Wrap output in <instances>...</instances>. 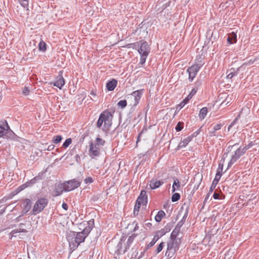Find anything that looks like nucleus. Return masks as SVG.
<instances>
[{"label": "nucleus", "mask_w": 259, "mask_h": 259, "mask_svg": "<svg viewBox=\"0 0 259 259\" xmlns=\"http://www.w3.org/2000/svg\"><path fill=\"white\" fill-rule=\"evenodd\" d=\"M54 148H55V145L53 144H51L48 146L47 150L48 151H52L54 149Z\"/></svg>", "instance_id": "60"}, {"label": "nucleus", "mask_w": 259, "mask_h": 259, "mask_svg": "<svg viewBox=\"0 0 259 259\" xmlns=\"http://www.w3.org/2000/svg\"><path fill=\"white\" fill-rule=\"evenodd\" d=\"M165 215V213L164 211L160 210L158 211L157 214L155 217V221L157 222H160L161 221L162 218Z\"/></svg>", "instance_id": "26"}, {"label": "nucleus", "mask_w": 259, "mask_h": 259, "mask_svg": "<svg viewBox=\"0 0 259 259\" xmlns=\"http://www.w3.org/2000/svg\"><path fill=\"white\" fill-rule=\"evenodd\" d=\"M95 144H97V145L100 147V146H104L105 144V141L102 138L97 137L96 138V143Z\"/></svg>", "instance_id": "40"}, {"label": "nucleus", "mask_w": 259, "mask_h": 259, "mask_svg": "<svg viewBox=\"0 0 259 259\" xmlns=\"http://www.w3.org/2000/svg\"><path fill=\"white\" fill-rule=\"evenodd\" d=\"M17 138V135L13 132L12 130H11L10 127L9 125V128H6V131H5V136L3 138L9 139L11 140H16Z\"/></svg>", "instance_id": "13"}, {"label": "nucleus", "mask_w": 259, "mask_h": 259, "mask_svg": "<svg viewBox=\"0 0 259 259\" xmlns=\"http://www.w3.org/2000/svg\"><path fill=\"white\" fill-rule=\"evenodd\" d=\"M40 179H41L40 177H39V176H37V177L33 178L30 181L27 182L26 183L28 187H30V186H32V185H33L34 184H35L36 183V182L37 181H38Z\"/></svg>", "instance_id": "31"}, {"label": "nucleus", "mask_w": 259, "mask_h": 259, "mask_svg": "<svg viewBox=\"0 0 259 259\" xmlns=\"http://www.w3.org/2000/svg\"><path fill=\"white\" fill-rule=\"evenodd\" d=\"M149 54L148 53H144L140 54L141 57L140 60V64L141 65H143L145 64L146 62V58Z\"/></svg>", "instance_id": "35"}, {"label": "nucleus", "mask_w": 259, "mask_h": 259, "mask_svg": "<svg viewBox=\"0 0 259 259\" xmlns=\"http://www.w3.org/2000/svg\"><path fill=\"white\" fill-rule=\"evenodd\" d=\"M117 84V81L115 79H112L106 83V88L108 91H112L114 90Z\"/></svg>", "instance_id": "17"}, {"label": "nucleus", "mask_w": 259, "mask_h": 259, "mask_svg": "<svg viewBox=\"0 0 259 259\" xmlns=\"http://www.w3.org/2000/svg\"><path fill=\"white\" fill-rule=\"evenodd\" d=\"M223 126L222 123H218L213 127L212 131H209V136L210 137H218V135L216 134V132L220 130Z\"/></svg>", "instance_id": "18"}, {"label": "nucleus", "mask_w": 259, "mask_h": 259, "mask_svg": "<svg viewBox=\"0 0 259 259\" xmlns=\"http://www.w3.org/2000/svg\"><path fill=\"white\" fill-rule=\"evenodd\" d=\"M180 197H181V195L179 193H175L172 195L171 201L173 202H176L180 199Z\"/></svg>", "instance_id": "41"}, {"label": "nucleus", "mask_w": 259, "mask_h": 259, "mask_svg": "<svg viewBox=\"0 0 259 259\" xmlns=\"http://www.w3.org/2000/svg\"><path fill=\"white\" fill-rule=\"evenodd\" d=\"M117 105L118 107L123 109L127 106V101L125 100H120Z\"/></svg>", "instance_id": "39"}, {"label": "nucleus", "mask_w": 259, "mask_h": 259, "mask_svg": "<svg viewBox=\"0 0 259 259\" xmlns=\"http://www.w3.org/2000/svg\"><path fill=\"white\" fill-rule=\"evenodd\" d=\"M179 248V245L177 240L170 239L167 243V248L165 255L167 256L168 259L171 258Z\"/></svg>", "instance_id": "4"}, {"label": "nucleus", "mask_w": 259, "mask_h": 259, "mask_svg": "<svg viewBox=\"0 0 259 259\" xmlns=\"http://www.w3.org/2000/svg\"><path fill=\"white\" fill-rule=\"evenodd\" d=\"M200 132V128L197 130L196 131L194 132L191 136H190V137H192V139L193 138L197 137L199 134Z\"/></svg>", "instance_id": "54"}, {"label": "nucleus", "mask_w": 259, "mask_h": 259, "mask_svg": "<svg viewBox=\"0 0 259 259\" xmlns=\"http://www.w3.org/2000/svg\"><path fill=\"white\" fill-rule=\"evenodd\" d=\"M138 202L139 203H140V205L146 206L147 204L148 203V199H145V198H144V199H140L139 200V198L138 197V198L136 200V202L138 203Z\"/></svg>", "instance_id": "50"}, {"label": "nucleus", "mask_w": 259, "mask_h": 259, "mask_svg": "<svg viewBox=\"0 0 259 259\" xmlns=\"http://www.w3.org/2000/svg\"><path fill=\"white\" fill-rule=\"evenodd\" d=\"M241 67L236 69V73L230 72L227 76L228 79H231L234 76H237L239 73Z\"/></svg>", "instance_id": "34"}, {"label": "nucleus", "mask_w": 259, "mask_h": 259, "mask_svg": "<svg viewBox=\"0 0 259 259\" xmlns=\"http://www.w3.org/2000/svg\"><path fill=\"white\" fill-rule=\"evenodd\" d=\"M84 183L87 184H91L93 182V179L92 177H88L87 178H85L84 180Z\"/></svg>", "instance_id": "53"}, {"label": "nucleus", "mask_w": 259, "mask_h": 259, "mask_svg": "<svg viewBox=\"0 0 259 259\" xmlns=\"http://www.w3.org/2000/svg\"><path fill=\"white\" fill-rule=\"evenodd\" d=\"M147 250L148 249H146V248L145 247V248L144 249V250L141 252L140 254L139 255V256L137 258H136V259H141L142 257H143L144 256L145 253L147 251Z\"/></svg>", "instance_id": "55"}, {"label": "nucleus", "mask_w": 259, "mask_h": 259, "mask_svg": "<svg viewBox=\"0 0 259 259\" xmlns=\"http://www.w3.org/2000/svg\"><path fill=\"white\" fill-rule=\"evenodd\" d=\"M178 219V217H177L175 221H172V222L167 224V225L163 228H162L166 233L171 230L173 227L174 224L177 221Z\"/></svg>", "instance_id": "29"}, {"label": "nucleus", "mask_w": 259, "mask_h": 259, "mask_svg": "<svg viewBox=\"0 0 259 259\" xmlns=\"http://www.w3.org/2000/svg\"><path fill=\"white\" fill-rule=\"evenodd\" d=\"M75 158V160H76V162L79 163L80 161V157L79 155L78 154L76 155Z\"/></svg>", "instance_id": "64"}, {"label": "nucleus", "mask_w": 259, "mask_h": 259, "mask_svg": "<svg viewBox=\"0 0 259 259\" xmlns=\"http://www.w3.org/2000/svg\"><path fill=\"white\" fill-rule=\"evenodd\" d=\"M158 240V237L157 236H154L151 241L146 246V249H148L149 248L152 247Z\"/></svg>", "instance_id": "32"}, {"label": "nucleus", "mask_w": 259, "mask_h": 259, "mask_svg": "<svg viewBox=\"0 0 259 259\" xmlns=\"http://www.w3.org/2000/svg\"><path fill=\"white\" fill-rule=\"evenodd\" d=\"M20 4L24 8L28 9L29 5V0H18Z\"/></svg>", "instance_id": "37"}, {"label": "nucleus", "mask_w": 259, "mask_h": 259, "mask_svg": "<svg viewBox=\"0 0 259 259\" xmlns=\"http://www.w3.org/2000/svg\"><path fill=\"white\" fill-rule=\"evenodd\" d=\"M192 140V137H187L179 143V147L181 148L185 147Z\"/></svg>", "instance_id": "23"}, {"label": "nucleus", "mask_w": 259, "mask_h": 259, "mask_svg": "<svg viewBox=\"0 0 259 259\" xmlns=\"http://www.w3.org/2000/svg\"><path fill=\"white\" fill-rule=\"evenodd\" d=\"M90 149L89 150V155L92 158L99 156L100 154V147L95 144L93 142L90 143Z\"/></svg>", "instance_id": "7"}, {"label": "nucleus", "mask_w": 259, "mask_h": 259, "mask_svg": "<svg viewBox=\"0 0 259 259\" xmlns=\"http://www.w3.org/2000/svg\"><path fill=\"white\" fill-rule=\"evenodd\" d=\"M188 213H189V207H187L186 209V210H185V213L184 214L183 218L179 222H178L177 226H178V227H179L180 228H181L183 226V225L184 224V223L186 221V220L188 215Z\"/></svg>", "instance_id": "20"}, {"label": "nucleus", "mask_w": 259, "mask_h": 259, "mask_svg": "<svg viewBox=\"0 0 259 259\" xmlns=\"http://www.w3.org/2000/svg\"><path fill=\"white\" fill-rule=\"evenodd\" d=\"M29 90L28 89V88L27 87H24L23 90V93L24 95L26 96V95H28L29 94Z\"/></svg>", "instance_id": "56"}, {"label": "nucleus", "mask_w": 259, "mask_h": 259, "mask_svg": "<svg viewBox=\"0 0 259 259\" xmlns=\"http://www.w3.org/2000/svg\"><path fill=\"white\" fill-rule=\"evenodd\" d=\"M137 234H133L131 236H130L127 239V241L126 242V245L125 246V249L124 250V252H125L127 249H128L133 242L135 238L136 237Z\"/></svg>", "instance_id": "24"}, {"label": "nucleus", "mask_w": 259, "mask_h": 259, "mask_svg": "<svg viewBox=\"0 0 259 259\" xmlns=\"http://www.w3.org/2000/svg\"><path fill=\"white\" fill-rule=\"evenodd\" d=\"M143 91H144L143 89L138 90L133 92L132 93L131 95L134 97V100H135V103L134 104V106H137L139 103V101L141 99L142 95L143 94Z\"/></svg>", "instance_id": "12"}, {"label": "nucleus", "mask_w": 259, "mask_h": 259, "mask_svg": "<svg viewBox=\"0 0 259 259\" xmlns=\"http://www.w3.org/2000/svg\"><path fill=\"white\" fill-rule=\"evenodd\" d=\"M99 199V196L97 195H94L92 197V200L93 201H96Z\"/></svg>", "instance_id": "63"}, {"label": "nucleus", "mask_w": 259, "mask_h": 259, "mask_svg": "<svg viewBox=\"0 0 259 259\" xmlns=\"http://www.w3.org/2000/svg\"><path fill=\"white\" fill-rule=\"evenodd\" d=\"M139 200L140 199H148V196L146 195V191L145 190H142L140 192V195L138 197Z\"/></svg>", "instance_id": "42"}, {"label": "nucleus", "mask_w": 259, "mask_h": 259, "mask_svg": "<svg viewBox=\"0 0 259 259\" xmlns=\"http://www.w3.org/2000/svg\"><path fill=\"white\" fill-rule=\"evenodd\" d=\"M254 145V143L253 142H249L247 145L243 147L244 149V150H245L246 152L247 150L251 148Z\"/></svg>", "instance_id": "51"}, {"label": "nucleus", "mask_w": 259, "mask_h": 259, "mask_svg": "<svg viewBox=\"0 0 259 259\" xmlns=\"http://www.w3.org/2000/svg\"><path fill=\"white\" fill-rule=\"evenodd\" d=\"M88 226L80 232L70 231L67 236L69 246L73 250L76 249L79 245L84 241L85 238L89 235L94 226V220L88 222Z\"/></svg>", "instance_id": "1"}, {"label": "nucleus", "mask_w": 259, "mask_h": 259, "mask_svg": "<svg viewBox=\"0 0 259 259\" xmlns=\"http://www.w3.org/2000/svg\"><path fill=\"white\" fill-rule=\"evenodd\" d=\"M141 205H140V203L136 202L135 207H134V210H137L138 211H139L140 207Z\"/></svg>", "instance_id": "58"}, {"label": "nucleus", "mask_w": 259, "mask_h": 259, "mask_svg": "<svg viewBox=\"0 0 259 259\" xmlns=\"http://www.w3.org/2000/svg\"><path fill=\"white\" fill-rule=\"evenodd\" d=\"M18 233L17 229H14L11 231V232L9 234V237L10 239H12L13 237H16V234Z\"/></svg>", "instance_id": "52"}, {"label": "nucleus", "mask_w": 259, "mask_h": 259, "mask_svg": "<svg viewBox=\"0 0 259 259\" xmlns=\"http://www.w3.org/2000/svg\"><path fill=\"white\" fill-rule=\"evenodd\" d=\"M81 182L75 179H72L64 183V191L69 192L74 190L80 186Z\"/></svg>", "instance_id": "6"}, {"label": "nucleus", "mask_w": 259, "mask_h": 259, "mask_svg": "<svg viewBox=\"0 0 259 259\" xmlns=\"http://www.w3.org/2000/svg\"><path fill=\"white\" fill-rule=\"evenodd\" d=\"M71 142L72 139L71 138H68L63 143L62 147L64 148H66L71 144Z\"/></svg>", "instance_id": "45"}, {"label": "nucleus", "mask_w": 259, "mask_h": 259, "mask_svg": "<svg viewBox=\"0 0 259 259\" xmlns=\"http://www.w3.org/2000/svg\"><path fill=\"white\" fill-rule=\"evenodd\" d=\"M184 127V122L179 121L178 122L176 126L175 127V130L177 132H180L182 130Z\"/></svg>", "instance_id": "43"}, {"label": "nucleus", "mask_w": 259, "mask_h": 259, "mask_svg": "<svg viewBox=\"0 0 259 259\" xmlns=\"http://www.w3.org/2000/svg\"><path fill=\"white\" fill-rule=\"evenodd\" d=\"M64 191L63 189V187L58 186L55 188V193L56 196H59L61 195L63 193V191Z\"/></svg>", "instance_id": "36"}, {"label": "nucleus", "mask_w": 259, "mask_h": 259, "mask_svg": "<svg viewBox=\"0 0 259 259\" xmlns=\"http://www.w3.org/2000/svg\"><path fill=\"white\" fill-rule=\"evenodd\" d=\"M164 246V242H161L157 246L156 252V254H158L163 249V247Z\"/></svg>", "instance_id": "48"}, {"label": "nucleus", "mask_w": 259, "mask_h": 259, "mask_svg": "<svg viewBox=\"0 0 259 259\" xmlns=\"http://www.w3.org/2000/svg\"><path fill=\"white\" fill-rule=\"evenodd\" d=\"M9 128V124L6 120L0 121V138H4L5 136L6 128Z\"/></svg>", "instance_id": "15"}, {"label": "nucleus", "mask_w": 259, "mask_h": 259, "mask_svg": "<svg viewBox=\"0 0 259 259\" xmlns=\"http://www.w3.org/2000/svg\"><path fill=\"white\" fill-rule=\"evenodd\" d=\"M28 186H27V184L26 183V182L24 184H23V185H22L21 186H20V187H19L18 189L19 190V191H22L23 190V189H24L25 188H26V187H28Z\"/></svg>", "instance_id": "57"}, {"label": "nucleus", "mask_w": 259, "mask_h": 259, "mask_svg": "<svg viewBox=\"0 0 259 259\" xmlns=\"http://www.w3.org/2000/svg\"><path fill=\"white\" fill-rule=\"evenodd\" d=\"M200 68H201L199 67L195 64H194L188 68L187 71L189 73V81L192 82L193 81Z\"/></svg>", "instance_id": "8"}, {"label": "nucleus", "mask_w": 259, "mask_h": 259, "mask_svg": "<svg viewBox=\"0 0 259 259\" xmlns=\"http://www.w3.org/2000/svg\"><path fill=\"white\" fill-rule=\"evenodd\" d=\"M166 234L164 230L163 229H161L160 230H159L156 232V234L154 236H157L158 237V239L164 235Z\"/></svg>", "instance_id": "46"}, {"label": "nucleus", "mask_w": 259, "mask_h": 259, "mask_svg": "<svg viewBox=\"0 0 259 259\" xmlns=\"http://www.w3.org/2000/svg\"><path fill=\"white\" fill-rule=\"evenodd\" d=\"M140 47L138 48V52L140 54L144 53H148L149 54L150 52L149 47L148 43L145 41H142L140 44Z\"/></svg>", "instance_id": "11"}, {"label": "nucleus", "mask_w": 259, "mask_h": 259, "mask_svg": "<svg viewBox=\"0 0 259 259\" xmlns=\"http://www.w3.org/2000/svg\"><path fill=\"white\" fill-rule=\"evenodd\" d=\"M138 256H139L138 252L137 250L136 249V252H134L132 254V258H133L134 259H136V258H137Z\"/></svg>", "instance_id": "59"}, {"label": "nucleus", "mask_w": 259, "mask_h": 259, "mask_svg": "<svg viewBox=\"0 0 259 259\" xmlns=\"http://www.w3.org/2000/svg\"><path fill=\"white\" fill-rule=\"evenodd\" d=\"M220 180V175L219 174L215 175V178L213 179L212 184L209 188V192L205 198V201H206L207 199H208L210 194L213 192L214 189L215 188Z\"/></svg>", "instance_id": "10"}, {"label": "nucleus", "mask_w": 259, "mask_h": 259, "mask_svg": "<svg viewBox=\"0 0 259 259\" xmlns=\"http://www.w3.org/2000/svg\"><path fill=\"white\" fill-rule=\"evenodd\" d=\"M180 227H178V226H176L175 228L174 229L172 233H171L170 239L177 240L176 238L180 231Z\"/></svg>", "instance_id": "22"}, {"label": "nucleus", "mask_w": 259, "mask_h": 259, "mask_svg": "<svg viewBox=\"0 0 259 259\" xmlns=\"http://www.w3.org/2000/svg\"><path fill=\"white\" fill-rule=\"evenodd\" d=\"M198 90V87L194 88L193 89L190 94L187 96L189 99H191L192 97L196 93L197 91Z\"/></svg>", "instance_id": "49"}, {"label": "nucleus", "mask_w": 259, "mask_h": 259, "mask_svg": "<svg viewBox=\"0 0 259 259\" xmlns=\"http://www.w3.org/2000/svg\"><path fill=\"white\" fill-rule=\"evenodd\" d=\"M32 202L30 199H25L23 203V209L22 211V215L27 213L31 207Z\"/></svg>", "instance_id": "16"}, {"label": "nucleus", "mask_w": 259, "mask_h": 259, "mask_svg": "<svg viewBox=\"0 0 259 259\" xmlns=\"http://www.w3.org/2000/svg\"><path fill=\"white\" fill-rule=\"evenodd\" d=\"M195 64L201 68L204 64V58H202L201 56H197L195 59Z\"/></svg>", "instance_id": "28"}, {"label": "nucleus", "mask_w": 259, "mask_h": 259, "mask_svg": "<svg viewBox=\"0 0 259 259\" xmlns=\"http://www.w3.org/2000/svg\"><path fill=\"white\" fill-rule=\"evenodd\" d=\"M164 183V181L162 180H156V179H152L150 181L149 186L151 189L154 190L159 188Z\"/></svg>", "instance_id": "14"}, {"label": "nucleus", "mask_w": 259, "mask_h": 259, "mask_svg": "<svg viewBox=\"0 0 259 259\" xmlns=\"http://www.w3.org/2000/svg\"><path fill=\"white\" fill-rule=\"evenodd\" d=\"M207 113V108L206 107H203L200 110L199 116L200 119H203L205 117Z\"/></svg>", "instance_id": "30"}, {"label": "nucleus", "mask_w": 259, "mask_h": 259, "mask_svg": "<svg viewBox=\"0 0 259 259\" xmlns=\"http://www.w3.org/2000/svg\"><path fill=\"white\" fill-rule=\"evenodd\" d=\"M180 187V183L177 178H175L174 183L172 186V192H175L176 190H179Z\"/></svg>", "instance_id": "27"}, {"label": "nucleus", "mask_w": 259, "mask_h": 259, "mask_svg": "<svg viewBox=\"0 0 259 259\" xmlns=\"http://www.w3.org/2000/svg\"><path fill=\"white\" fill-rule=\"evenodd\" d=\"M190 99L188 97H186L183 99L179 104H178L176 107V110L179 111L182 108H183L186 104H187L190 101Z\"/></svg>", "instance_id": "21"}, {"label": "nucleus", "mask_w": 259, "mask_h": 259, "mask_svg": "<svg viewBox=\"0 0 259 259\" xmlns=\"http://www.w3.org/2000/svg\"><path fill=\"white\" fill-rule=\"evenodd\" d=\"M141 42V41H137L135 43L128 44L126 45V47L127 48H132L133 49H138V48L139 47L140 44Z\"/></svg>", "instance_id": "33"}, {"label": "nucleus", "mask_w": 259, "mask_h": 259, "mask_svg": "<svg viewBox=\"0 0 259 259\" xmlns=\"http://www.w3.org/2000/svg\"><path fill=\"white\" fill-rule=\"evenodd\" d=\"M62 207L64 209H65L66 210H67L68 208L67 204L65 202H63L62 203Z\"/></svg>", "instance_id": "62"}, {"label": "nucleus", "mask_w": 259, "mask_h": 259, "mask_svg": "<svg viewBox=\"0 0 259 259\" xmlns=\"http://www.w3.org/2000/svg\"><path fill=\"white\" fill-rule=\"evenodd\" d=\"M246 152L244 150V149L240 146L235 152L234 154L232 156L231 160L228 164L227 169L230 168L232 165L236 162L242 156L244 155Z\"/></svg>", "instance_id": "5"}, {"label": "nucleus", "mask_w": 259, "mask_h": 259, "mask_svg": "<svg viewBox=\"0 0 259 259\" xmlns=\"http://www.w3.org/2000/svg\"><path fill=\"white\" fill-rule=\"evenodd\" d=\"M113 116L111 113L107 110H105L102 112L99 117L97 122V126L98 128H100L103 122L104 126L105 128H108L112 125V120Z\"/></svg>", "instance_id": "2"}, {"label": "nucleus", "mask_w": 259, "mask_h": 259, "mask_svg": "<svg viewBox=\"0 0 259 259\" xmlns=\"http://www.w3.org/2000/svg\"><path fill=\"white\" fill-rule=\"evenodd\" d=\"M62 139V137L61 136L57 135L53 138L52 141L54 144H57L61 141Z\"/></svg>", "instance_id": "44"}, {"label": "nucleus", "mask_w": 259, "mask_h": 259, "mask_svg": "<svg viewBox=\"0 0 259 259\" xmlns=\"http://www.w3.org/2000/svg\"><path fill=\"white\" fill-rule=\"evenodd\" d=\"M228 42L230 44L235 43L237 41V34L234 32H232L228 34L227 38Z\"/></svg>", "instance_id": "19"}, {"label": "nucleus", "mask_w": 259, "mask_h": 259, "mask_svg": "<svg viewBox=\"0 0 259 259\" xmlns=\"http://www.w3.org/2000/svg\"><path fill=\"white\" fill-rule=\"evenodd\" d=\"M62 74L63 71H59L58 75L56 77V80L54 82H51L50 84L62 89L65 82Z\"/></svg>", "instance_id": "9"}, {"label": "nucleus", "mask_w": 259, "mask_h": 259, "mask_svg": "<svg viewBox=\"0 0 259 259\" xmlns=\"http://www.w3.org/2000/svg\"><path fill=\"white\" fill-rule=\"evenodd\" d=\"M144 24H143V22H142L141 23H140L138 28H137L136 31L137 32L139 29H142L144 28Z\"/></svg>", "instance_id": "61"}, {"label": "nucleus", "mask_w": 259, "mask_h": 259, "mask_svg": "<svg viewBox=\"0 0 259 259\" xmlns=\"http://www.w3.org/2000/svg\"><path fill=\"white\" fill-rule=\"evenodd\" d=\"M39 50L42 52H45L47 50V45L43 41H40L39 43Z\"/></svg>", "instance_id": "38"}, {"label": "nucleus", "mask_w": 259, "mask_h": 259, "mask_svg": "<svg viewBox=\"0 0 259 259\" xmlns=\"http://www.w3.org/2000/svg\"><path fill=\"white\" fill-rule=\"evenodd\" d=\"M48 202L49 201L46 197L38 198L33 207L31 214L32 215H36V214L41 212L47 206Z\"/></svg>", "instance_id": "3"}, {"label": "nucleus", "mask_w": 259, "mask_h": 259, "mask_svg": "<svg viewBox=\"0 0 259 259\" xmlns=\"http://www.w3.org/2000/svg\"><path fill=\"white\" fill-rule=\"evenodd\" d=\"M223 166H224L223 163H219L218 168L217 171L216 175L219 174L220 176V178H221V177L222 176V171L223 169Z\"/></svg>", "instance_id": "47"}, {"label": "nucleus", "mask_w": 259, "mask_h": 259, "mask_svg": "<svg viewBox=\"0 0 259 259\" xmlns=\"http://www.w3.org/2000/svg\"><path fill=\"white\" fill-rule=\"evenodd\" d=\"M213 197L214 199L219 200L224 199L225 196L222 192H219L218 189H217L213 194Z\"/></svg>", "instance_id": "25"}]
</instances>
